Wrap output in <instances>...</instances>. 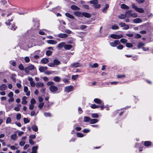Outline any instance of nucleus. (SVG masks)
Wrapping results in <instances>:
<instances>
[{"label":"nucleus","instance_id":"f257e3e1","mask_svg":"<svg viewBox=\"0 0 153 153\" xmlns=\"http://www.w3.org/2000/svg\"><path fill=\"white\" fill-rule=\"evenodd\" d=\"M132 8L138 13H143L144 12V10L143 8L138 7L137 6L134 4H132Z\"/></svg>","mask_w":153,"mask_h":153},{"label":"nucleus","instance_id":"f03ea898","mask_svg":"<svg viewBox=\"0 0 153 153\" xmlns=\"http://www.w3.org/2000/svg\"><path fill=\"white\" fill-rule=\"evenodd\" d=\"M34 65L31 64H29L28 66L25 69V73L28 74L30 71H31L34 69Z\"/></svg>","mask_w":153,"mask_h":153},{"label":"nucleus","instance_id":"7ed1b4c3","mask_svg":"<svg viewBox=\"0 0 153 153\" xmlns=\"http://www.w3.org/2000/svg\"><path fill=\"white\" fill-rule=\"evenodd\" d=\"M120 42L119 40H115L113 42H111L110 43V45L113 47H115L117 45L120 44Z\"/></svg>","mask_w":153,"mask_h":153},{"label":"nucleus","instance_id":"20e7f679","mask_svg":"<svg viewBox=\"0 0 153 153\" xmlns=\"http://www.w3.org/2000/svg\"><path fill=\"white\" fill-rule=\"evenodd\" d=\"M70 66L73 68H75L81 67V64L79 63L75 62L71 64Z\"/></svg>","mask_w":153,"mask_h":153},{"label":"nucleus","instance_id":"39448f33","mask_svg":"<svg viewBox=\"0 0 153 153\" xmlns=\"http://www.w3.org/2000/svg\"><path fill=\"white\" fill-rule=\"evenodd\" d=\"M111 37L114 39H120L123 37L122 35H117L115 34H112L111 35Z\"/></svg>","mask_w":153,"mask_h":153},{"label":"nucleus","instance_id":"423d86ee","mask_svg":"<svg viewBox=\"0 0 153 153\" xmlns=\"http://www.w3.org/2000/svg\"><path fill=\"white\" fill-rule=\"evenodd\" d=\"M49 89L50 91L53 92H55L58 90V88L57 87L52 85L50 86L49 87Z\"/></svg>","mask_w":153,"mask_h":153},{"label":"nucleus","instance_id":"0eeeda50","mask_svg":"<svg viewBox=\"0 0 153 153\" xmlns=\"http://www.w3.org/2000/svg\"><path fill=\"white\" fill-rule=\"evenodd\" d=\"M73 87L72 86H68L65 87V91L67 92H69L72 91Z\"/></svg>","mask_w":153,"mask_h":153},{"label":"nucleus","instance_id":"6e6552de","mask_svg":"<svg viewBox=\"0 0 153 153\" xmlns=\"http://www.w3.org/2000/svg\"><path fill=\"white\" fill-rule=\"evenodd\" d=\"M94 102L97 104L101 105H104V102L102 101L98 98H95L94 99Z\"/></svg>","mask_w":153,"mask_h":153},{"label":"nucleus","instance_id":"1a4fd4ad","mask_svg":"<svg viewBox=\"0 0 153 153\" xmlns=\"http://www.w3.org/2000/svg\"><path fill=\"white\" fill-rule=\"evenodd\" d=\"M48 69V67L46 66H42L39 68V70L41 72H43L46 71Z\"/></svg>","mask_w":153,"mask_h":153},{"label":"nucleus","instance_id":"9d476101","mask_svg":"<svg viewBox=\"0 0 153 153\" xmlns=\"http://www.w3.org/2000/svg\"><path fill=\"white\" fill-rule=\"evenodd\" d=\"M44 86V84L43 82H38L36 83V86L37 88H43Z\"/></svg>","mask_w":153,"mask_h":153},{"label":"nucleus","instance_id":"9b49d317","mask_svg":"<svg viewBox=\"0 0 153 153\" xmlns=\"http://www.w3.org/2000/svg\"><path fill=\"white\" fill-rule=\"evenodd\" d=\"M57 36L62 38H64L67 37L68 35L65 33H60L57 35Z\"/></svg>","mask_w":153,"mask_h":153},{"label":"nucleus","instance_id":"f8f14e48","mask_svg":"<svg viewBox=\"0 0 153 153\" xmlns=\"http://www.w3.org/2000/svg\"><path fill=\"white\" fill-rule=\"evenodd\" d=\"M132 11L131 10H129L126 12L125 13L126 17H127L130 18L131 17V13Z\"/></svg>","mask_w":153,"mask_h":153},{"label":"nucleus","instance_id":"ddd939ff","mask_svg":"<svg viewBox=\"0 0 153 153\" xmlns=\"http://www.w3.org/2000/svg\"><path fill=\"white\" fill-rule=\"evenodd\" d=\"M27 99V97L26 96H24L22 97V103L23 105H25L26 104L27 101L26 100Z\"/></svg>","mask_w":153,"mask_h":153},{"label":"nucleus","instance_id":"4468645a","mask_svg":"<svg viewBox=\"0 0 153 153\" xmlns=\"http://www.w3.org/2000/svg\"><path fill=\"white\" fill-rule=\"evenodd\" d=\"M47 42L48 44L52 45H55L57 43V42L55 40H49L47 41Z\"/></svg>","mask_w":153,"mask_h":153},{"label":"nucleus","instance_id":"2eb2a0df","mask_svg":"<svg viewBox=\"0 0 153 153\" xmlns=\"http://www.w3.org/2000/svg\"><path fill=\"white\" fill-rule=\"evenodd\" d=\"M38 146H33L32 148V151L31 153H36L38 149Z\"/></svg>","mask_w":153,"mask_h":153},{"label":"nucleus","instance_id":"dca6fc26","mask_svg":"<svg viewBox=\"0 0 153 153\" xmlns=\"http://www.w3.org/2000/svg\"><path fill=\"white\" fill-rule=\"evenodd\" d=\"M74 14L76 16L79 17H82V13L79 11H75L74 12Z\"/></svg>","mask_w":153,"mask_h":153},{"label":"nucleus","instance_id":"f3484780","mask_svg":"<svg viewBox=\"0 0 153 153\" xmlns=\"http://www.w3.org/2000/svg\"><path fill=\"white\" fill-rule=\"evenodd\" d=\"M83 16L87 18H89L91 17V15L89 13L86 12H83L82 13V17Z\"/></svg>","mask_w":153,"mask_h":153},{"label":"nucleus","instance_id":"a211bd4d","mask_svg":"<svg viewBox=\"0 0 153 153\" xmlns=\"http://www.w3.org/2000/svg\"><path fill=\"white\" fill-rule=\"evenodd\" d=\"M72 46L69 44L65 45L64 46V48L66 50H69L71 49Z\"/></svg>","mask_w":153,"mask_h":153},{"label":"nucleus","instance_id":"6ab92c4d","mask_svg":"<svg viewBox=\"0 0 153 153\" xmlns=\"http://www.w3.org/2000/svg\"><path fill=\"white\" fill-rule=\"evenodd\" d=\"M133 22L134 23H137L142 22V21L140 18H137L134 19Z\"/></svg>","mask_w":153,"mask_h":153},{"label":"nucleus","instance_id":"aec40b11","mask_svg":"<svg viewBox=\"0 0 153 153\" xmlns=\"http://www.w3.org/2000/svg\"><path fill=\"white\" fill-rule=\"evenodd\" d=\"M49 62L48 59L47 58H44L42 59L41 62L42 64H45Z\"/></svg>","mask_w":153,"mask_h":153},{"label":"nucleus","instance_id":"412c9836","mask_svg":"<svg viewBox=\"0 0 153 153\" xmlns=\"http://www.w3.org/2000/svg\"><path fill=\"white\" fill-rule=\"evenodd\" d=\"M65 43L64 42H62L60 43H59L57 45V47L60 48L61 49L63 47H64V46L65 45Z\"/></svg>","mask_w":153,"mask_h":153},{"label":"nucleus","instance_id":"4be33fe9","mask_svg":"<svg viewBox=\"0 0 153 153\" xmlns=\"http://www.w3.org/2000/svg\"><path fill=\"white\" fill-rule=\"evenodd\" d=\"M7 88V86L5 84H3L0 86V90L2 91L5 90Z\"/></svg>","mask_w":153,"mask_h":153},{"label":"nucleus","instance_id":"5701e85b","mask_svg":"<svg viewBox=\"0 0 153 153\" xmlns=\"http://www.w3.org/2000/svg\"><path fill=\"white\" fill-rule=\"evenodd\" d=\"M65 15L67 17L70 18L71 19H74V17L72 15L70 14V13H65Z\"/></svg>","mask_w":153,"mask_h":153},{"label":"nucleus","instance_id":"b1692460","mask_svg":"<svg viewBox=\"0 0 153 153\" xmlns=\"http://www.w3.org/2000/svg\"><path fill=\"white\" fill-rule=\"evenodd\" d=\"M98 122V120L96 119H91L90 123L91 124H94L97 123Z\"/></svg>","mask_w":153,"mask_h":153},{"label":"nucleus","instance_id":"393cba45","mask_svg":"<svg viewBox=\"0 0 153 153\" xmlns=\"http://www.w3.org/2000/svg\"><path fill=\"white\" fill-rule=\"evenodd\" d=\"M71 8L73 10H75L79 11L80 10L79 8L77 7V6L74 5H72L71 6Z\"/></svg>","mask_w":153,"mask_h":153},{"label":"nucleus","instance_id":"a878e982","mask_svg":"<svg viewBox=\"0 0 153 153\" xmlns=\"http://www.w3.org/2000/svg\"><path fill=\"white\" fill-rule=\"evenodd\" d=\"M122 9H128L129 8V7L124 4H122L120 6Z\"/></svg>","mask_w":153,"mask_h":153},{"label":"nucleus","instance_id":"bb28decb","mask_svg":"<svg viewBox=\"0 0 153 153\" xmlns=\"http://www.w3.org/2000/svg\"><path fill=\"white\" fill-rule=\"evenodd\" d=\"M109 7V5L108 4H106L105 6L102 10V11L104 13H106V10Z\"/></svg>","mask_w":153,"mask_h":153},{"label":"nucleus","instance_id":"cd10ccee","mask_svg":"<svg viewBox=\"0 0 153 153\" xmlns=\"http://www.w3.org/2000/svg\"><path fill=\"white\" fill-rule=\"evenodd\" d=\"M53 80L56 82H59L60 81L61 78L58 76H55L54 77Z\"/></svg>","mask_w":153,"mask_h":153},{"label":"nucleus","instance_id":"c85d7f7f","mask_svg":"<svg viewBox=\"0 0 153 153\" xmlns=\"http://www.w3.org/2000/svg\"><path fill=\"white\" fill-rule=\"evenodd\" d=\"M145 45V44L143 42H140L138 43L137 47L138 49L142 48Z\"/></svg>","mask_w":153,"mask_h":153},{"label":"nucleus","instance_id":"c756f323","mask_svg":"<svg viewBox=\"0 0 153 153\" xmlns=\"http://www.w3.org/2000/svg\"><path fill=\"white\" fill-rule=\"evenodd\" d=\"M111 29L114 30H117L119 29V26L116 24H114L112 26Z\"/></svg>","mask_w":153,"mask_h":153},{"label":"nucleus","instance_id":"7c9ffc66","mask_svg":"<svg viewBox=\"0 0 153 153\" xmlns=\"http://www.w3.org/2000/svg\"><path fill=\"white\" fill-rule=\"evenodd\" d=\"M53 62L54 65H59L60 64V62L57 59H55L53 61Z\"/></svg>","mask_w":153,"mask_h":153},{"label":"nucleus","instance_id":"2f4dec72","mask_svg":"<svg viewBox=\"0 0 153 153\" xmlns=\"http://www.w3.org/2000/svg\"><path fill=\"white\" fill-rule=\"evenodd\" d=\"M126 14H121L118 16V17L121 19H124L126 17Z\"/></svg>","mask_w":153,"mask_h":153},{"label":"nucleus","instance_id":"473e14b6","mask_svg":"<svg viewBox=\"0 0 153 153\" xmlns=\"http://www.w3.org/2000/svg\"><path fill=\"white\" fill-rule=\"evenodd\" d=\"M32 128L33 131L35 132H36L38 131V128L37 126L36 125H33L32 126Z\"/></svg>","mask_w":153,"mask_h":153},{"label":"nucleus","instance_id":"72a5a7b5","mask_svg":"<svg viewBox=\"0 0 153 153\" xmlns=\"http://www.w3.org/2000/svg\"><path fill=\"white\" fill-rule=\"evenodd\" d=\"M90 3L91 4H94V5L98 4V2L97 0H92L90 1Z\"/></svg>","mask_w":153,"mask_h":153},{"label":"nucleus","instance_id":"f704fd0d","mask_svg":"<svg viewBox=\"0 0 153 153\" xmlns=\"http://www.w3.org/2000/svg\"><path fill=\"white\" fill-rule=\"evenodd\" d=\"M91 118L88 117H84V121L85 122H88L90 121Z\"/></svg>","mask_w":153,"mask_h":153},{"label":"nucleus","instance_id":"c9c22d12","mask_svg":"<svg viewBox=\"0 0 153 153\" xmlns=\"http://www.w3.org/2000/svg\"><path fill=\"white\" fill-rule=\"evenodd\" d=\"M91 107L93 109L97 108H99L100 106L99 105H96L95 104H92L91 106Z\"/></svg>","mask_w":153,"mask_h":153},{"label":"nucleus","instance_id":"e433bc0d","mask_svg":"<svg viewBox=\"0 0 153 153\" xmlns=\"http://www.w3.org/2000/svg\"><path fill=\"white\" fill-rule=\"evenodd\" d=\"M16 75L14 74H12L11 77V78L13 82H16Z\"/></svg>","mask_w":153,"mask_h":153},{"label":"nucleus","instance_id":"4c0bfd02","mask_svg":"<svg viewBox=\"0 0 153 153\" xmlns=\"http://www.w3.org/2000/svg\"><path fill=\"white\" fill-rule=\"evenodd\" d=\"M126 46L128 48H132L133 47V44L131 43H127L126 44Z\"/></svg>","mask_w":153,"mask_h":153},{"label":"nucleus","instance_id":"58836bf2","mask_svg":"<svg viewBox=\"0 0 153 153\" xmlns=\"http://www.w3.org/2000/svg\"><path fill=\"white\" fill-rule=\"evenodd\" d=\"M144 144L146 146H149L151 145V143L149 141H146L144 142Z\"/></svg>","mask_w":153,"mask_h":153},{"label":"nucleus","instance_id":"ea45409f","mask_svg":"<svg viewBox=\"0 0 153 153\" xmlns=\"http://www.w3.org/2000/svg\"><path fill=\"white\" fill-rule=\"evenodd\" d=\"M11 137L12 140H16L17 138V135L16 134H13L11 135Z\"/></svg>","mask_w":153,"mask_h":153},{"label":"nucleus","instance_id":"a19ab883","mask_svg":"<svg viewBox=\"0 0 153 153\" xmlns=\"http://www.w3.org/2000/svg\"><path fill=\"white\" fill-rule=\"evenodd\" d=\"M52 53V52L50 50L47 51L46 52V55L48 56H50L51 55Z\"/></svg>","mask_w":153,"mask_h":153},{"label":"nucleus","instance_id":"79ce46f5","mask_svg":"<svg viewBox=\"0 0 153 153\" xmlns=\"http://www.w3.org/2000/svg\"><path fill=\"white\" fill-rule=\"evenodd\" d=\"M91 116L92 117L94 118H97L98 117V115L97 113L91 114Z\"/></svg>","mask_w":153,"mask_h":153},{"label":"nucleus","instance_id":"37998d69","mask_svg":"<svg viewBox=\"0 0 153 153\" xmlns=\"http://www.w3.org/2000/svg\"><path fill=\"white\" fill-rule=\"evenodd\" d=\"M19 68L20 70L21 71H23L24 70H25L24 67L22 64H20L19 66Z\"/></svg>","mask_w":153,"mask_h":153},{"label":"nucleus","instance_id":"c03bdc74","mask_svg":"<svg viewBox=\"0 0 153 153\" xmlns=\"http://www.w3.org/2000/svg\"><path fill=\"white\" fill-rule=\"evenodd\" d=\"M25 60L26 63H28L30 61V59L28 56H26L25 57Z\"/></svg>","mask_w":153,"mask_h":153},{"label":"nucleus","instance_id":"a18cd8bd","mask_svg":"<svg viewBox=\"0 0 153 153\" xmlns=\"http://www.w3.org/2000/svg\"><path fill=\"white\" fill-rule=\"evenodd\" d=\"M127 41V40L124 39H120V42H121L123 43H125Z\"/></svg>","mask_w":153,"mask_h":153},{"label":"nucleus","instance_id":"49530a36","mask_svg":"<svg viewBox=\"0 0 153 153\" xmlns=\"http://www.w3.org/2000/svg\"><path fill=\"white\" fill-rule=\"evenodd\" d=\"M117 77L118 78H122L123 77H125L126 75L125 74H121V75H117Z\"/></svg>","mask_w":153,"mask_h":153},{"label":"nucleus","instance_id":"de8ad7c7","mask_svg":"<svg viewBox=\"0 0 153 153\" xmlns=\"http://www.w3.org/2000/svg\"><path fill=\"white\" fill-rule=\"evenodd\" d=\"M10 63L13 66L15 67L16 65V63L15 62L13 61H11L10 62Z\"/></svg>","mask_w":153,"mask_h":153},{"label":"nucleus","instance_id":"09e8293b","mask_svg":"<svg viewBox=\"0 0 153 153\" xmlns=\"http://www.w3.org/2000/svg\"><path fill=\"white\" fill-rule=\"evenodd\" d=\"M24 121L25 123L26 124L29 123L30 122V120L27 118H24Z\"/></svg>","mask_w":153,"mask_h":153},{"label":"nucleus","instance_id":"8fccbe9b","mask_svg":"<svg viewBox=\"0 0 153 153\" xmlns=\"http://www.w3.org/2000/svg\"><path fill=\"white\" fill-rule=\"evenodd\" d=\"M137 16V14L135 13H131V17L133 18H136Z\"/></svg>","mask_w":153,"mask_h":153},{"label":"nucleus","instance_id":"3c124183","mask_svg":"<svg viewBox=\"0 0 153 153\" xmlns=\"http://www.w3.org/2000/svg\"><path fill=\"white\" fill-rule=\"evenodd\" d=\"M16 118L17 120H19L21 118V114H18L16 115Z\"/></svg>","mask_w":153,"mask_h":153},{"label":"nucleus","instance_id":"603ef678","mask_svg":"<svg viewBox=\"0 0 153 153\" xmlns=\"http://www.w3.org/2000/svg\"><path fill=\"white\" fill-rule=\"evenodd\" d=\"M44 115L46 117H50L51 116V114L49 113L45 112L44 113Z\"/></svg>","mask_w":153,"mask_h":153},{"label":"nucleus","instance_id":"864d4df0","mask_svg":"<svg viewBox=\"0 0 153 153\" xmlns=\"http://www.w3.org/2000/svg\"><path fill=\"white\" fill-rule=\"evenodd\" d=\"M30 102L31 104L33 105L36 103V101L34 98H33L31 100Z\"/></svg>","mask_w":153,"mask_h":153},{"label":"nucleus","instance_id":"5fc2aeb1","mask_svg":"<svg viewBox=\"0 0 153 153\" xmlns=\"http://www.w3.org/2000/svg\"><path fill=\"white\" fill-rule=\"evenodd\" d=\"M76 135L77 137H82L84 136L83 134H82L79 133H77Z\"/></svg>","mask_w":153,"mask_h":153},{"label":"nucleus","instance_id":"6e6d98bb","mask_svg":"<svg viewBox=\"0 0 153 153\" xmlns=\"http://www.w3.org/2000/svg\"><path fill=\"white\" fill-rule=\"evenodd\" d=\"M78 75H73L72 77V79L74 80H75L78 78Z\"/></svg>","mask_w":153,"mask_h":153},{"label":"nucleus","instance_id":"4d7b16f0","mask_svg":"<svg viewBox=\"0 0 153 153\" xmlns=\"http://www.w3.org/2000/svg\"><path fill=\"white\" fill-rule=\"evenodd\" d=\"M87 26L82 25H80V28L81 30H82L83 29H85L86 28H87Z\"/></svg>","mask_w":153,"mask_h":153},{"label":"nucleus","instance_id":"13d9d810","mask_svg":"<svg viewBox=\"0 0 153 153\" xmlns=\"http://www.w3.org/2000/svg\"><path fill=\"white\" fill-rule=\"evenodd\" d=\"M54 82L52 81L48 82L47 83V85H52L54 84Z\"/></svg>","mask_w":153,"mask_h":153},{"label":"nucleus","instance_id":"bf43d9fd","mask_svg":"<svg viewBox=\"0 0 153 153\" xmlns=\"http://www.w3.org/2000/svg\"><path fill=\"white\" fill-rule=\"evenodd\" d=\"M134 37L137 39L140 38L141 37V36L140 34L137 33L135 35Z\"/></svg>","mask_w":153,"mask_h":153},{"label":"nucleus","instance_id":"052dcab7","mask_svg":"<svg viewBox=\"0 0 153 153\" xmlns=\"http://www.w3.org/2000/svg\"><path fill=\"white\" fill-rule=\"evenodd\" d=\"M123 45H120L117 46V48L118 49L121 50L123 48Z\"/></svg>","mask_w":153,"mask_h":153},{"label":"nucleus","instance_id":"680f3d73","mask_svg":"<svg viewBox=\"0 0 153 153\" xmlns=\"http://www.w3.org/2000/svg\"><path fill=\"white\" fill-rule=\"evenodd\" d=\"M98 65L97 63H95L93 64L92 65H91V66L92 68H96L98 67Z\"/></svg>","mask_w":153,"mask_h":153},{"label":"nucleus","instance_id":"e2e57ef3","mask_svg":"<svg viewBox=\"0 0 153 153\" xmlns=\"http://www.w3.org/2000/svg\"><path fill=\"white\" fill-rule=\"evenodd\" d=\"M11 121V118L10 117H8L7 119V120L6 121V123L7 124L10 123Z\"/></svg>","mask_w":153,"mask_h":153},{"label":"nucleus","instance_id":"0e129e2a","mask_svg":"<svg viewBox=\"0 0 153 153\" xmlns=\"http://www.w3.org/2000/svg\"><path fill=\"white\" fill-rule=\"evenodd\" d=\"M44 104V103L43 102L40 103L38 105V107L39 108H42Z\"/></svg>","mask_w":153,"mask_h":153},{"label":"nucleus","instance_id":"69168bd1","mask_svg":"<svg viewBox=\"0 0 153 153\" xmlns=\"http://www.w3.org/2000/svg\"><path fill=\"white\" fill-rule=\"evenodd\" d=\"M13 20L12 19H11L10 20H8V22H5V24L7 25H10V22L13 21Z\"/></svg>","mask_w":153,"mask_h":153},{"label":"nucleus","instance_id":"338daca9","mask_svg":"<svg viewBox=\"0 0 153 153\" xmlns=\"http://www.w3.org/2000/svg\"><path fill=\"white\" fill-rule=\"evenodd\" d=\"M8 96L9 97H13V92H10L8 94Z\"/></svg>","mask_w":153,"mask_h":153},{"label":"nucleus","instance_id":"774afa93","mask_svg":"<svg viewBox=\"0 0 153 153\" xmlns=\"http://www.w3.org/2000/svg\"><path fill=\"white\" fill-rule=\"evenodd\" d=\"M17 28L14 25H13L11 27V29L13 30H16V28Z\"/></svg>","mask_w":153,"mask_h":153}]
</instances>
